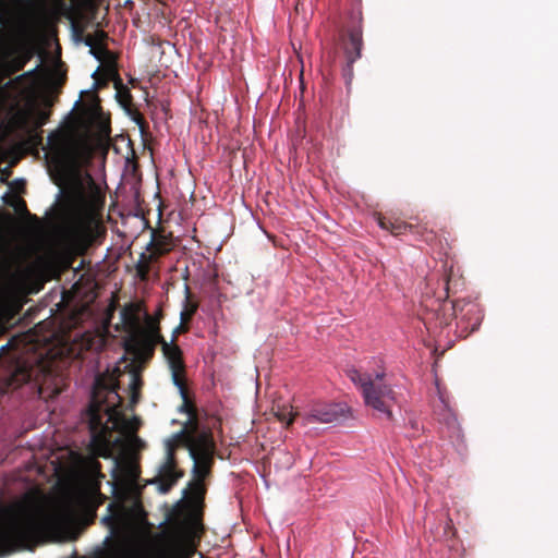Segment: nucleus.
Masks as SVG:
<instances>
[{"instance_id": "nucleus-1", "label": "nucleus", "mask_w": 558, "mask_h": 558, "mask_svg": "<svg viewBox=\"0 0 558 558\" xmlns=\"http://www.w3.org/2000/svg\"><path fill=\"white\" fill-rule=\"evenodd\" d=\"M54 524L53 517L25 496L0 508V545L27 547L52 530Z\"/></svg>"}, {"instance_id": "nucleus-2", "label": "nucleus", "mask_w": 558, "mask_h": 558, "mask_svg": "<svg viewBox=\"0 0 558 558\" xmlns=\"http://www.w3.org/2000/svg\"><path fill=\"white\" fill-rule=\"evenodd\" d=\"M45 153L46 165L56 182L74 175L88 161L90 148L86 138L73 128L49 133Z\"/></svg>"}, {"instance_id": "nucleus-3", "label": "nucleus", "mask_w": 558, "mask_h": 558, "mask_svg": "<svg viewBox=\"0 0 558 558\" xmlns=\"http://www.w3.org/2000/svg\"><path fill=\"white\" fill-rule=\"evenodd\" d=\"M459 281V278H453L452 269H450L444 277V294L422 302L426 310L422 320L428 330L446 327L453 318L458 319V326L466 335L480 327L483 316L476 303L471 301L448 302L449 294L456 292Z\"/></svg>"}, {"instance_id": "nucleus-4", "label": "nucleus", "mask_w": 558, "mask_h": 558, "mask_svg": "<svg viewBox=\"0 0 558 558\" xmlns=\"http://www.w3.org/2000/svg\"><path fill=\"white\" fill-rule=\"evenodd\" d=\"M64 379L54 374L52 368L43 361L36 364L22 363L4 378L5 391L31 384L40 398H54L64 389Z\"/></svg>"}, {"instance_id": "nucleus-5", "label": "nucleus", "mask_w": 558, "mask_h": 558, "mask_svg": "<svg viewBox=\"0 0 558 558\" xmlns=\"http://www.w3.org/2000/svg\"><path fill=\"white\" fill-rule=\"evenodd\" d=\"M183 445L187 448L193 460L192 477L197 481H206L215 464L216 444L210 430L194 429L183 432Z\"/></svg>"}, {"instance_id": "nucleus-6", "label": "nucleus", "mask_w": 558, "mask_h": 558, "mask_svg": "<svg viewBox=\"0 0 558 558\" xmlns=\"http://www.w3.org/2000/svg\"><path fill=\"white\" fill-rule=\"evenodd\" d=\"M385 374L377 373L372 384L363 389L362 396L365 404L374 411L392 418L391 408L396 402V393L390 385L385 384Z\"/></svg>"}, {"instance_id": "nucleus-7", "label": "nucleus", "mask_w": 558, "mask_h": 558, "mask_svg": "<svg viewBox=\"0 0 558 558\" xmlns=\"http://www.w3.org/2000/svg\"><path fill=\"white\" fill-rule=\"evenodd\" d=\"M183 432L175 434L171 439L166 441V457L158 470V480L160 489L168 492L183 477L184 472L178 469L175 451L183 445Z\"/></svg>"}, {"instance_id": "nucleus-8", "label": "nucleus", "mask_w": 558, "mask_h": 558, "mask_svg": "<svg viewBox=\"0 0 558 558\" xmlns=\"http://www.w3.org/2000/svg\"><path fill=\"white\" fill-rule=\"evenodd\" d=\"M347 413L348 408L343 403L317 401L308 405L302 415V420L304 425L336 423L344 418Z\"/></svg>"}, {"instance_id": "nucleus-9", "label": "nucleus", "mask_w": 558, "mask_h": 558, "mask_svg": "<svg viewBox=\"0 0 558 558\" xmlns=\"http://www.w3.org/2000/svg\"><path fill=\"white\" fill-rule=\"evenodd\" d=\"M158 341L145 335L132 332L124 343L125 351L133 356L137 368H144L155 355Z\"/></svg>"}, {"instance_id": "nucleus-10", "label": "nucleus", "mask_w": 558, "mask_h": 558, "mask_svg": "<svg viewBox=\"0 0 558 558\" xmlns=\"http://www.w3.org/2000/svg\"><path fill=\"white\" fill-rule=\"evenodd\" d=\"M363 34L361 25L350 28L347 35H341V47L345 58L343 76L348 82L353 76V63L361 58L363 47Z\"/></svg>"}, {"instance_id": "nucleus-11", "label": "nucleus", "mask_w": 558, "mask_h": 558, "mask_svg": "<svg viewBox=\"0 0 558 558\" xmlns=\"http://www.w3.org/2000/svg\"><path fill=\"white\" fill-rule=\"evenodd\" d=\"M159 345L161 347L162 355L171 372V379L173 385L177 388L182 389L183 380H186V378L185 363L183 360V352L181 348L177 344V342H168L166 339L163 340V342H160Z\"/></svg>"}, {"instance_id": "nucleus-12", "label": "nucleus", "mask_w": 558, "mask_h": 558, "mask_svg": "<svg viewBox=\"0 0 558 558\" xmlns=\"http://www.w3.org/2000/svg\"><path fill=\"white\" fill-rule=\"evenodd\" d=\"M66 240L68 253L64 256V265L65 267H71L73 262L72 254L83 255L90 246L93 236L89 230L81 227H73L66 232Z\"/></svg>"}, {"instance_id": "nucleus-13", "label": "nucleus", "mask_w": 558, "mask_h": 558, "mask_svg": "<svg viewBox=\"0 0 558 558\" xmlns=\"http://www.w3.org/2000/svg\"><path fill=\"white\" fill-rule=\"evenodd\" d=\"M123 325L132 332L141 325V306L136 303H129L121 310Z\"/></svg>"}, {"instance_id": "nucleus-14", "label": "nucleus", "mask_w": 558, "mask_h": 558, "mask_svg": "<svg viewBox=\"0 0 558 558\" xmlns=\"http://www.w3.org/2000/svg\"><path fill=\"white\" fill-rule=\"evenodd\" d=\"M59 226H96V223L85 214L74 208H66L61 213Z\"/></svg>"}, {"instance_id": "nucleus-15", "label": "nucleus", "mask_w": 558, "mask_h": 558, "mask_svg": "<svg viewBox=\"0 0 558 558\" xmlns=\"http://www.w3.org/2000/svg\"><path fill=\"white\" fill-rule=\"evenodd\" d=\"M136 333L145 335L148 338H153L154 340L160 342H163L165 337L161 335L160 329V323L158 318L151 317L150 315L146 314L145 317V326L138 327L137 330H135Z\"/></svg>"}, {"instance_id": "nucleus-16", "label": "nucleus", "mask_w": 558, "mask_h": 558, "mask_svg": "<svg viewBox=\"0 0 558 558\" xmlns=\"http://www.w3.org/2000/svg\"><path fill=\"white\" fill-rule=\"evenodd\" d=\"M22 310V304L15 300H0V325L9 324Z\"/></svg>"}, {"instance_id": "nucleus-17", "label": "nucleus", "mask_w": 558, "mask_h": 558, "mask_svg": "<svg viewBox=\"0 0 558 558\" xmlns=\"http://www.w3.org/2000/svg\"><path fill=\"white\" fill-rule=\"evenodd\" d=\"M78 40H83L86 46L94 49V45L104 46L108 39V34L102 29H97L94 34L83 36V29L74 27Z\"/></svg>"}, {"instance_id": "nucleus-18", "label": "nucleus", "mask_w": 558, "mask_h": 558, "mask_svg": "<svg viewBox=\"0 0 558 558\" xmlns=\"http://www.w3.org/2000/svg\"><path fill=\"white\" fill-rule=\"evenodd\" d=\"M33 53L29 50H25L13 58H11L7 64L5 70L8 72V75L17 73L24 69L26 63L32 59Z\"/></svg>"}, {"instance_id": "nucleus-19", "label": "nucleus", "mask_w": 558, "mask_h": 558, "mask_svg": "<svg viewBox=\"0 0 558 558\" xmlns=\"http://www.w3.org/2000/svg\"><path fill=\"white\" fill-rule=\"evenodd\" d=\"M147 250L158 258L170 251V243L166 236L154 233Z\"/></svg>"}, {"instance_id": "nucleus-20", "label": "nucleus", "mask_w": 558, "mask_h": 558, "mask_svg": "<svg viewBox=\"0 0 558 558\" xmlns=\"http://www.w3.org/2000/svg\"><path fill=\"white\" fill-rule=\"evenodd\" d=\"M178 389H179L180 396H181L182 401H183L181 407H180V411L184 412V413H186L189 415L190 422H193V421L196 422V420H197V410H196V407L194 405V403L189 398L186 380H183L182 389L181 388H178Z\"/></svg>"}, {"instance_id": "nucleus-21", "label": "nucleus", "mask_w": 558, "mask_h": 558, "mask_svg": "<svg viewBox=\"0 0 558 558\" xmlns=\"http://www.w3.org/2000/svg\"><path fill=\"white\" fill-rule=\"evenodd\" d=\"M192 298V293H191V290L190 288L186 286L185 287V300H184V305H183V310L181 311L180 313V319L183 322V323H186V324H190V322L192 320L194 314L196 313L197 308H198V303L197 302H194L191 300Z\"/></svg>"}, {"instance_id": "nucleus-22", "label": "nucleus", "mask_w": 558, "mask_h": 558, "mask_svg": "<svg viewBox=\"0 0 558 558\" xmlns=\"http://www.w3.org/2000/svg\"><path fill=\"white\" fill-rule=\"evenodd\" d=\"M207 488L205 481H197L196 478L191 480L187 485L189 498L194 502H202L205 498Z\"/></svg>"}, {"instance_id": "nucleus-23", "label": "nucleus", "mask_w": 558, "mask_h": 558, "mask_svg": "<svg viewBox=\"0 0 558 558\" xmlns=\"http://www.w3.org/2000/svg\"><path fill=\"white\" fill-rule=\"evenodd\" d=\"M157 260V257L151 254L150 252L148 254L142 253L140 255V258L136 263V274L142 279L145 280L148 277V274L150 271V264L153 262Z\"/></svg>"}, {"instance_id": "nucleus-24", "label": "nucleus", "mask_w": 558, "mask_h": 558, "mask_svg": "<svg viewBox=\"0 0 558 558\" xmlns=\"http://www.w3.org/2000/svg\"><path fill=\"white\" fill-rule=\"evenodd\" d=\"M347 374L348 377L359 387L361 393L363 392V389H365L368 384H372V381L375 379V376L361 373L356 368L348 369Z\"/></svg>"}, {"instance_id": "nucleus-25", "label": "nucleus", "mask_w": 558, "mask_h": 558, "mask_svg": "<svg viewBox=\"0 0 558 558\" xmlns=\"http://www.w3.org/2000/svg\"><path fill=\"white\" fill-rule=\"evenodd\" d=\"M141 369L142 368H137V366H134V369L131 373V381L129 384V389L131 391V401L133 403L138 401L140 391L143 387V379L140 374Z\"/></svg>"}, {"instance_id": "nucleus-26", "label": "nucleus", "mask_w": 558, "mask_h": 558, "mask_svg": "<svg viewBox=\"0 0 558 558\" xmlns=\"http://www.w3.org/2000/svg\"><path fill=\"white\" fill-rule=\"evenodd\" d=\"M303 413L293 412L291 405H278L275 411V416L287 426L291 425L296 416L302 418Z\"/></svg>"}, {"instance_id": "nucleus-27", "label": "nucleus", "mask_w": 558, "mask_h": 558, "mask_svg": "<svg viewBox=\"0 0 558 558\" xmlns=\"http://www.w3.org/2000/svg\"><path fill=\"white\" fill-rule=\"evenodd\" d=\"M101 404L96 401H92L88 409V415L90 425L93 428H96L102 424V415H101Z\"/></svg>"}, {"instance_id": "nucleus-28", "label": "nucleus", "mask_w": 558, "mask_h": 558, "mask_svg": "<svg viewBox=\"0 0 558 558\" xmlns=\"http://www.w3.org/2000/svg\"><path fill=\"white\" fill-rule=\"evenodd\" d=\"M444 413L439 414V421H444L447 425L453 426L457 423V417L453 411L449 408L448 402L445 400L444 396L440 393L439 396Z\"/></svg>"}, {"instance_id": "nucleus-29", "label": "nucleus", "mask_w": 558, "mask_h": 558, "mask_svg": "<svg viewBox=\"0 0 558 558\" xmlns=\"http://www.w3.org/2000/svg\"><path fill=\"white\" fill-rule=\"evenodd\" d=\"M117 85H119V87L117 86V99L123 108L129 109L132 106V94L130 89L123 86L120 82Z\"/></svg>"}, {"instance_id": "nucleus-30", "label": "nucleus", "mask_w": 558, "mask_h": 558, "mask_svg": "<svg viewBox=\"0 0 558 558\" xmlns=\"http://www.w3.org/2000/svg\"><path fill=\"white\" fill-rule=\"evenodd\" d=\"M12 123L17 129L26 130L29 124V112L26 110L17 111L12 118Z\"/></svg>"}, {"instance_id": "nucleus-31", "label": "nucleus", "mask_w": 558, "mask_h": 558, "mask_svg": "<svg viewBox=\"0 0 558 558\" xmlns=\"http://www.w3.org/2000/svg\"><path fill=\"white\" fill-rule=\"evenodd\" d=\"M413 233L420 235L428 244L436 240V233L428 229L427 226H414Z\"/></svg>"}, {"instance_id": "nucleus-32", "label": "nucleus", "mask_w": 558, "mask_h": 558, "mask_svg": "<svg viewBox=\"0 0 558 558\" xmlns=\"http://www.w3.org/2000/svg\"><path fill=\"white\" fill-rule=\"evenodd\" d=\"M391 227V234L393 235H400L405 233L407 231H410L413 233L414 226L407 223L401 220H393V222H389Z\"/></svg>"}, {"instance_id": "nucleus-33", "label": "nucleus", "mask_w": 558, "mask_h": 558, "mask_svg": "<svg viewBox=\"0 0 558 558\" xmlns=\"http://www.w3.org/2000/svg\"><path fill=\"white\" fill-rule=\"evenodd\" d=\"M39 129H36V128H33V130H31L29 132V135H28V143L34 146L35 148L39 147V146H43V135H41V131H38Z\"/></svg>"}, {"instance_id": "nucleus-34", "label": "nucleus", "mask_w": 558, "mask_h": 558, "mask_svg": "<svg viewBox=\"0 0 558 558\" xmlns=\"http://www.w3.org/2000/svg\"><path fill=\"white\" fill-rule=\"evenodd\" d=\"M50 117V112L46 110H38L36 112V117L34 120V128L40 129L43 125H45Z\"/></svg>"}, {"instance_id": "nucleus-35", "label": "nucleus", "mask_w": 558, "mask_h": 558, "mask_svg": "<svg viewBox=\"0 0 558 558\" xmlns=\"http://www.w3.org/2000/svg\"><path fill=\"white\" fill-rule=\"evenodd\" d=\"M89 53L93 57H95L97 60L101 61L110 52L107 48V45H104V46L94 45V49L89 48Z\"/></svg>"}, {"instance_id": "nucleus-36", "label": "nucleus", "mask_w": 558, "mask_h": 558, "mask_svg": "<svg viewBox=\"0 0 558 558\" xmlns=\"http://www.w3.org/2000/svg\"><path fill=\"white\" fill-rule=\"evenodd\" d=\"M10 205L14 207L15 211L19 215H29V213L27 210L26 203H25L24 199H22V198H14V201Z\"/></svg>"}, {"instance_id": "nucleus-37", "label": "nucleus", "mask_w": 558, "mask_h": 558, "mask_svg": "<svg viewBox=\"0 0 558 558\" xmlns=\"http://www.w3.org/2000/svg\"><path fill=\"white\" fill-rule=\"evenodd\" d=\"M189 329H190L189 324L183 323V322L181 320L180 325H179V326H177V327L173 329V331H172L171 341L177 342L178 336H179V335H181V333H185V332H187V331H189Z\"/></svg>"}, {"instance_id": "nucleus-38", "label": "nucleus", "mask_w": 558, "mask_h": 558, "mask_svg": "<svg viewBox=\"0 0 558 558\" xmlns=\"http://www.w3.org/2000/svg\"><path fill=\"white\" fill-rule=\"evenodd\" d=\"M198 526H202V524L197 519H191V520L184 522V529L189 533H193L194 530H196Z\"/></svg>"}, {"instance_id": "nucleus-39", "label": "nucleus", "mask_w": 558, "mask_h": 558, "mask_svg": "<svg viewBox=\"0 0 558 558\" xmlns=\"http://www.w3.org/2000/svg\"><path fill=\"white\" fill-rule=\"evenodd\" d=\"M389 222H393V220L391 218H387V217L378 218V223H379L380 228L391 232V227H390Z\"/></svg>"}, {"instance_id": "nucleus-40", "label": "nucleus", "mask_w": 558, "mask_h": 558, "mask_svg": "<svg viewBox=\"0 0 558 558\" xmlns=\"http://www.w3.org/2000/svg\"><path fill=\"white\" fill-rule=\"evenodd\" d=\"M36 72V69L32 70V71H28V72H25L21 75H19L16 78H15V82L17 83H21L23 82L26 77H32Z\"/></svg>"}, {"instance_id": "nucleus-41", "label": "nucleus", "mask_w": 558, "mask_h": 558, "mask_svg": "<svg viewBox=\"0 0 558 558\" xmlns=\"http://www.w3.org/2000/svg\"><path fill=\"white\" fill-rule=\"evenodd\" d=\"M12 185H14V187H15L16 190H17V189H19V190H20V189H21V190H23V189H24V186H25V183H24V181H15V182H13V184H12Z\"/></svg>"}, {"instance_id": "nucleus-42", "label": "nucleus", "mask_w": 558, "mask_h": 558, "mask_svg": "<svg viewBox=\"0 0 558 558\" xmlns=\"http://www.w3.org/2000/svg\"><path fill=\"white\" fill-rule=\"evenodd\" d=\"M102 131H104V133H109L110 132V126L108 124H104L102 125Z\"/></svg>"}, {"instance_id": "nucleus-43", "label": "nucleus", "mask_w": 558, "mask_h": 558, "mask_svg": "<svg viewBox=\"0 0 558 558\" xmlns=\"http://www.w3.org/2000/svg\"><path fill=\"white\" fill-rule=\"evenodd\" d=\"M328 59H329V62H333V57L331 56V52H328Z\"/></svg>"}, {"instance_id": "nucleus-44", "label": "nucleus", "mask_w": 558, "mask_h": 558, "mask_svg": "<svg viewBox=\"0 0 558 558\" xmlns=\"http://www.w3.org/2000/svg\"><path fill=\"white\" fill-rule=\"evenodd\" d=\"M359 21H360V22L362 21V14H361V12H359Z\"/></svg>"}]
</instances>
